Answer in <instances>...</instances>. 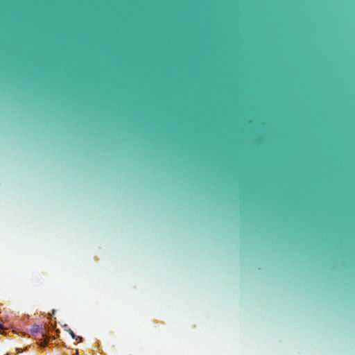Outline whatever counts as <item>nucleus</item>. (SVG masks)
Wrapping results in <instances>:
<instances>
[{"label":"nucleus","instance_id":"f03ea898","mask_svg":"<svg viewBox=\"0 0 355 355\" xmlns=\"http://www.w3.org/2000/svg\"><path fill=\"white\" fill-rule=\"evenodd\" d=\"M42 329V328H40L39 326L37 325H35L33 327V329H31V331L33 333H37L40 331V330Z\"/></svg>","mask_w":355,"mask_h":355},{"label":"nucleus","instance_id":"20e7f679","mask_svg":"<svg viewBox=\"0 0 355 355\" xmlns=\"http://www.w3.org/2000/svg\"><path fill=\"white\" fill-rule=\"evenodd\" d=\"M1 329H3V325H2V324L0 323V330Z\"/></svg>","mask_w":355,"mask_h":355},{"label":"nucleus","instance_id":"f257e3e1","mask_svg":"<svg viewBox=\"0 0 355 355\" xmlns=\"http://www.w3.org/2000/svg\"><path fill=\"white\" fill-rule=\"evenodd\" d=\"M68 333L70 334V336L72 337L73 339L76 340H78L79 342H82L83 338L78 336L75 335V334L73 332V331L70 329L67 330Z\"/></svg>","mask_w":355,"mask_h":355},{"label":"nucleus","instance_id":"7ed1b4c3","mask_svg":"<svg viewBox=\"0 0 355 355\" xmlns=\"http://www.w3.org/2000/svg\"><path fill=\"white\" fill-rule=\"evenodd\" d=\"M45 345H46V343L44 342V343H42L40 345L41 347H44Z\"/></svg>","mask_w":355,"mask_h":355}]
</instances>
